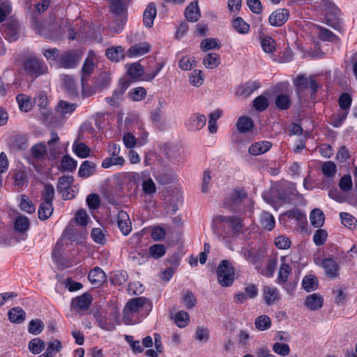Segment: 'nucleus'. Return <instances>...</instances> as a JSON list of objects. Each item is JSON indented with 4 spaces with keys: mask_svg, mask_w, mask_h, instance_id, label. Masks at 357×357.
I'll list each match as a JSON object with an SVG mask.
<instances>
[{
    "mask_svg": "<svg viewBox=\"0 0 357 357\" xmlns=\"http://www.w3.org/2000/svg\"><path fill=\"white\" fill-rule=\"evenodd\" d=\"M151 310V302L144 297L130 299L123 310V321L126 325L139 323Z\"/></svg>",
    "mask_w": 357,
    "mask_h": 357,
    "instance_id": "f257e3e1",
    "label": "nucleus"
},
{
    "mask_svg": "<svg viewBox=\"0 0 357 357\" xmlns=\"http://www.w3.org/2000/svg\"><path fill=\"white\" fill-rule=\"evenodd\" d=\"M110 10L116 15V19L113 20L109 27L114 33H119L123 30L126 22L125 6L121 1H111Z\"/></svg>",
    "mask_w": 357,
    "mask_h": 357,
    "instance_id": "f03ea898",
    "label": "nucleus"
},
{
    "mask_svg": "<svg viewBox=\"0 0 357 357\" xmlns=\"http://www.w3.org/2000/svg\"><path fill=\"white\" fill-rule=\"evenodd\" d=\"M217 275L218 282L222 286L229 287L233 284L234 271L227 260L221 261L218 268Z\"/></svg>",
    "mask_w": 357,
    "mask_h": 357,
    "instance_id": "7ed1b4c3",
    "label": "nucleus"
},
{
    "mask_svg": "<svg viewBox=\"0 0 357 357\" xmlns=\"http://www.w3.org/2000/svg\"><path fill=\"white\" fill-rule=\"evenodd\" d=\"M278 198L282 203H290L305 205L307 202L296 190L295 183H289L286 192L279 194Z\"/></svg>",
    "mask_w": 357,
    "mask_h": 357,
    "instance_id": "20e7f679",
    "label": "nucleus"
},
{
    "mask_svg": "<svg viewBox=\"0 0 357 357\" xmlns=\"http://www.w3.org/2000/svg\"><path fill=\"white\" fill-rule=\"evenodd\" d=\"M26 73L33 78L38 77L47 72V65L36 58H30L24 63Z\"/></svg>",
    "mask_w": 357,
    "mask_h": 357,
    "instance_id": "39448f33",
    "label": "nucleus"
},
{
    "mask_svg": "<svg viewBox=\"0 0 357 357\" xmlns=\"http://www.w3.org/2000/svg\"><path fill=\"white\" fill-rule=\"evenodd\" d=\"M314 262L317 266L323 268L327 277L335 279L339 276L340 266L334 259L331 257H326L322 259L317 258L314 259Z\"/></svg>",
    "mask_w": 357,
    "mask_h": 357,
    "instance_id": "423d86ee",
    "label": "nucleus"
},
{
    "mask_svg": "<svg viewBox=\"0 0 357 357\" xmlns=\"http://www.w3.org/2000/svg\"><path fill=\"white\" fill-rule=\"evenodd\" d=\"M82 55L76 50H70L61 54L58 66L64 68H72L77 66Z\"/></svg>",
    "mask_w": 357,
    "mask_h": 357,
    "instance_id": "0eeeda50",
    "label": "nucleus"
},
{
    "mask_svg": "<svg viewBox=\"0 0 357 357\" xmlns=\"http://www.w3.org/2000/svg\"><path fill=\"white\" fill-rule=\"evenodd\" d=\"M96 61L97 58L95 52L92 50L89 51L82 68V83L83 86L87 77L93 73Z\"/></svg>",
    "mask_w": 357,
    "mask_h": 357,
    "instance_id": "6e6552de",
    "label": "nucleus"
},
{
    "mask_svg": "<svg viewBox=\"0 0 357 357\" xmlns=\"http://www.w3.org/2000/svg\"><path fill=\"white\" fill-rule=\"evenodd\" d=\"M206 123V118L204 114H194L186 121L185 126L190 131H197L202 129Z\"/></svg>",
    "mask_w": 357,
    "mask_h": 357,
    "instance_id": "1a4fd4ad",
    "label": "nucleus"
},
{
    "mask_svg": "<svg viewBox=\"0 0 357 357\" xmlns=\"http://www.w3.org/2000/svg\"><path fill=\"white\" fill-rule=\"evenodd\" d=\"M280 261L281 264L278 272V283H284L291 272V267L289 265L291 259L288 256H284L281 257Z\"/></svg>",
    "mask_w": 357,
    "mask_h": 357,
    "instance_id": "9d476101",
    "label": "nucleus"
},
{
    "mask_svg": "<svg viewBox=\"0 0 357 357\" xmlns=\"http://www.w3.org/2000/svg\"><path fill=\"white\" fill-rule=\"evenodd\" d=\"M289 17V12L286 9H278L273 12L268 18L271 25L280 26L284 24Z\"/></svg>",
    "mask_w": 357,
    "mask_h": 357,
    "instance_id": "9b49d317",
    "label": "nucleus"
},
{
    "mask_svg": "<svg viewBox=\"0 0 357 357\" xmlns=\"http://www.w3.org/2000/svg\"><path fill=\"white\" fill-rule=\"evenodd\" d=\"M117 225L123 235L126 236L131 231L132 227L130 217L128 214L123 211H119L118 213Z\"/></svg>",
    "mask_w": 357,
    "mask_h": 357,
    "instance_id": "f8f14e48",
    "label": "nucleus"
},
{
    "mask_svg": "<svg viewBox=\"0 0 357 357\" xmlns=\"http://www.w3.org/2000/svg\"><path fill=\"white\" fill-rule=\"evenodd\" d=\"M263 298L268 305H273L280 299L278 289L273 286H265L263 289Z\"/></svg>",
    "mask_w": 357,
    "mask_h": 357,
    "instance_id": "ddd939ff",
    "label": "nucleus"
},
{
    "mask_svg": "<svg viewBox=\"0 0 357 357\" xmlns=\"http://www.w3.org/2000/svg\"><path fill=\"white\" fill-rule=\"evenodd\" d=\"M272 147V144L268 141H260L252 144L248 149V152L252 155H261L268 151Z\"/></svg>",
    "mask_w": 357,
    "mask_h": 357,
    "instance_id": "4468645a",
    "label": "nucleus"
},
{
    "mask_svg": "<svg viewBox=\"0 0 357 357\" xmlns=\"http://www.w3.org/2000/svg\"><path fill=\"white\" fill-rule=\"evenodd\" d=\"M92 301V297L89 294H84L72 301V307L75 310H84L89 307Z\"/></svg>",
    "mask_w": 357,
    "mask_h": 357,
    "instance_id": "2eb2a0df",
    "label": "nucleus"
},
{
    "mask_svg": "<svg viewBox=\"0 0 357 357\" xmlns=\"http://www.w3.org/2000/svg\"><path fill=\"white\" fill-rule=\"evenodd\" d=\"M150 50L151 45L148 43L135 44L130 47L128 55L131 58L138 57L147 54Z\"/></svg>",
    "mask_w": 357,
    "mask_h": 357,
    "instance_id": "dca6fc26",
    "label": "nucleus"
},
{
    "mask_svg": "<svg viewBox=\"0 0 357 357\" xmlns=\"http://www.w3.org/2000/svg\"><path fill=\"white\" fill-rule=\"evenodd\" d=\"M185 15L186 19L190 22H197L200 17V10L198 6L197 1L192 2L185 8Z\"/></svg>",
    "mask_w": 357,
    "mask_h": 357,
    "instance_id": "f3484780",
    "label": "nucleus"
},
{
    "mask_svg": "<svg viewBox=\"0 0 357 357\" xmlns=\"http://www.w3.org/2000/svg\"><path fill=\"white\" fill-rule=\"evenodd\" d=\"M323 298L317 294L309 295L305 301V305L312 310H317L323 305Z\"/></svg>",
    "mask_w": 357,
    "mask_h": 357,
    "instance_id": "a211bd4d",
    "label": "nucleus"
},
{
    "mask_svg": "<svg viewBox=\"0 0 357 357\" xmlns=\"http://www.w3.org/2000/svg\"><path fill=\"white\" fill-rule=\"evenodd\" d=\"M156 16V6L150 3L144 12V24L146 27H151Z\"/></svg>",
    "mask_w": 357,
    "mask_h": 357,
    "instance_id": "6ab92c4d",
    "label": "nucleus"
},
{
    "mask_svg": "<svg viewBox=\"0 0 357 357\" xmlns=\"http://www.w3.org/2000/svg\"><path fill=\"white\" fill-rule=\"evenodd\" d=\"M88 278L91 283L100 285L105 280V273L100 268L96 267L89 272Z\"/></svg>",
    "mask_w": 357,
    "mask_h": 357,
    "instance_id": "aec40b11",
    "label": "nucleus"
},
{
    "mask_svg": "<svg viewBox=\"0 0 357 357\" xmlns=\"http://www.w3.org/2000/svg\"><path fill=\"white\" fill-rule=\"evenodd\" d=\"M8 316L12 323L20 324L24 321L26 313L21 307H16L8 311Z\"/></svg>",
    "mask_w": 357,
    "mask_h": 357,
    "instance_id": "412c9836",
    "label": "nucleus"
},
{
    "mask_svg": "<svg viewBox=\"0 0 357 357\" xmlns=\"http://www.w3.org/2000/svg\"><path fill=\"white\" fill-rule=\"evenodd\" d=\"M325 220V215L324 213L319 208L312 210L310 215V221L311 225L319 228L323 226Z\"/></svg>",
    "mask_w": 357,
    "mask_h": 357,
    "instance_id": "4be33fe9",
    "label": "nucleus"
},
{
    "mask_svg": "<svg viewBox=\"0 0 357 357\" xmlns=\"http://www.w3.org/2000/svg\"><path fill=\"white\" fill-rule=\"evenodd\" d=\"M95 170V163L89 160H85L80 165L78 174L82 178H88L90 176L94 174Z\"/></svg>",
    "mask_w": 357,
    "mask_h": 357,
    "instance_id": "5701e85b",
    "label": "nucleus"
},
{
    "mask_svg": "<svg viewBox=\"0 0 357 357\" xmlns=\"http://www.w3.org/2000/svg\"><path fill=\"white\" fill-rule=\"evenodd\" d=\"M126 162L125 158L123 156H109L105 158L102 162L101 166L107 169L112 166L123 167Z\"/></svg>",
    "mask_w": 357,
    "mask_h": 357,
    "instance_id": "b1692460",
    "label": "nucleus"
},
{
    "mask_svg": "<svg viewBox=\"0 0 357 357\" xmlns=\"http://www.w3.org/2000/svg\"><path fill=\"white\" fill-rule=\"evenodd\" d=\"M53 206L52 202L43 201L38 208V218L42 220L48 219L53 213Z\"/></svg>",
    "mask_w": 357,
    "mask_h": 357,
    "instance_id": "393cba45",
    "label": "nucleus"
},
{
    "mask_svg": "<svg viewBox=\"0 0 357 357\" xmlns=\"http://www.w3.org/2000/svg\"><path fill=\"white\" fill-rule=\"evenodd\" d=\"M220 56L216 53H208L203 59V64L207 68H215L220 65Z\"/></svg>",
    "mask_w": 357,
    "mask_h": 357,
    "instance_id": "a878e982",
    "label": "nucleus"
},
{
    "mask_svg": "<svg viewBox=\"0 0 357 357\" xmlns=\"http://www.w3.org/2000/svg\"><path fill=\"white\" fill-rule=\"evenodd\" d=\"M340 218L341 219L342 224L351 230L356 229L357 228V220L352 215L341 212L340 213Z\"/></svg>",
    "mask_w": 357,
    "mask_h": 357,
    "instance_id": "bb28decb",
    "label": "nucleus"
},
{
    "mask_svg": "<svg viewBox=\"0 0 357 357\" xmlns=\"http://www.w3.org/2000/svg\"><path fill=\"white\" fill-rule=\"evenodd\" d=\"M107 57L114 61H119L124 57V50L121 46L113 47L106 51Z\"/></svg>",
    "mask_w": 357,
    "mask_h": 357,
    "instance_id": "cd10ccee",
    "label": "nucleus"
},
{
    "mask_svg": "<svg viewBox=\"0 0 357 357\" xmlns=\"http://www.w3.org/2000/svg\"><path fill=\"white\" fill-rule=\"evenodd\" d=\"M73 152L80 158H86L90 155L91 150L83 142H74L73 145Z\"/></svg>",
    "mask_w": 357,
    "mask_h": 357,
    "instance_id": "c85d7f7f",
    "label": "nucleus"
},
{
    "mask_svg": "<svg viewBox=\"0 0 357 357\" xmlns=\"http://www.w3.org/2000/svg\"><path fill=\"white\" fill-rule=\"evenodd\" d=\"M260 223L261 226L268 231L272 230L275 225L273 215L268 212H262L260 217Z\"/></svg>",
    "mask_w": 357,
    "mask_h": 357,
    "instance_id": "c756f323",
    "label": "nucleus"
},
{
    "mask_svg": "<svg viewBox=\"0 0 357 357\" xmlns=\"http://www.w3.org/2000/svg\"><path fill=\"white\" fill-rule=\"evenodd\" d=\"M16 100L18 103L19 108L22 112H27L32 108L31 98L24 94L17 95Z\"/></svg>",
    "mask_w": 357,
    "mask_h": 357,
    "instance_id": "7c9ffc66",
    "label": "nucleus"
},
{
    "mask_svg": "<svg viewBox=\"0 0 357 357\" xmlns=\"http://www.w3.org/2000/svg\"><path fill=\"white\" fill-rule=\"evenodd\" d=\"M232 26L240 34H246L250 31V25L240 17L233 20Z\"/></svg>",
    "mask_w": 357,
    "mask_h": 357,
    "instance_id": "2f4dec72",
    "label": "nucleus"
},
{
    "mask_svg": "<svg viewBox=\"0 0 357 357\" xmlns=\"http://www.w3.org/2000/svg\"><path fill=\"white\" fill-rule=\"evenodd\" d=\"M45 347V342L38 337L32 339L28 344L29 350L33 354H40Z\"/></svg>",
    "mask_w": 357,
    "mask_h": 357,
    "instance_id": "473e14b6",
    "label": "nucleus"
},
{
    "mask_svg": "<svg viewBox=\"0 0 357 357\" xmlns=\"http://www.w3.org/2000/svg\"><path fill=\"white\" fill-rule=\"evenodd\" d=\"M30 222L29 219L24 215H20L16 218L14 227L15 230L19 232L24 233L29 229Z\"/></svg>",
    "mask_w": 357,
    "mask_h": 357,
    "instance_id": "72a5a7b5",
    "label": "nucleus"
},
{
    "mask_svg": "<svg viewBox=\"0 0 357 357\" xmlns=\"http://www.w3.org/2000/svg\"><path fill=\"white\" fill-rule=\"evenodd\" d=\"M204 80V75L201 70H194L189 76L190 83L195 87L202 85Z\"/></svg>",
    "mask_w": 357,
    "mask_h": 357,
    "instance_id": "f704fd0d",
    "label": "nucleus"
},
{
    "mask_svg": "<svg viewBox=\"0 0 357 357\" xmlns=\"http://www.w3.org/2000/svg\"><path fill=\"white\" fill-rule=\"evenodd\" d=\"M261 45L263 50L268 54H272L276 48L275 41L270 36H264L261 38Z\"/></svg>",
    "mask_w": 357,
    "mask_h": 357,
    "instance_id": "c9c22d12",
    "label": "nucleus"
},
{
    "mask_svg": "<svg viewBox=\"0 0 357 357\" xmlns=\"http://www.w3.org/2000/svg\"><path fill=\"white\" fill-rule=\"evenodd\" d=\"M253 126L252 120L247 116L240 117L236 124L237 128L241 132H245L250 130Z\"/></svg>",
    "mask_w": 357,
    "mask_h": 357,
    "instance_id": "e433bc0d",
    "label": "nucleus"
},
{
    "mask_svg": "<svg viewBox=\"0 0 357 357\" xmlns=\"http://www.w3.org/2000/svg\"><path fill=\"white\" fill-rule=\"evenodd\" d=\"M317 279L314 275L305 276L302 281L303 289L308 292L314 291L317 287Z\"/></svg>",
    "mask_w": 357,
    "mask_h": 357,
    "instance_id": "4c0bfd02",
    "label": "nucleus"
},
{
    "mask_svg": "<svg viewBox=\"0 0 357 357\" xmlns=\"http://www.w3.org/2000/svg\"><path fill=\"white\" fill-rule=\"evenodd\" d=\"M196 65L194 56H183L178 61V67L182 70H190Z\"/></svg>",
    "mask_w": 357,
    "mask_h": 357,
    "instance_id": "58836bf2",
    "label": "nucleus"
},
{
    "mask_svg": "<svg viewBox=\"0 0 357 357\" xmlns=\"http://www.w3.org/2000/svg\"><path fill=\"white\" fill-rule=\"evenodd\" d=\"M75 109L76 105L69 103L64 100H61L57 105L56 112L63 116L68 114H71Z\"/></svg>",
    "mask_w": 357,
    "mask_h": 357,
    "instance_id": "ea45409f",
    "label": "nucleus"
},
{
    "mask_svg": "<svg viewBox=\"0 0 357 357\" xmlns=\"http://www.w3.org/2000/svg\"><path fill=\"white\" fill-rule=\"evenodd\" d=\"M209 329L204 326H198L195 333V337L202 343H206L209 340Z\"/></svg>",
    "mask_w": 357,
    "mask_h": 357,
    "instance_id": "a19ab883",
    "label": "nucleus"
},
{
    "mask_svg": "<svg viewBox=\"0 0 357 357\" xmlns=\"http://www.w3.org/2000/svg\"><path fill=\"white\" fill-rule=\"evenodd\" d=\"M255 325L259 331H263L271 327V321L268 316L261 315L255 319Z\"/></svg>",
    "mask_w": 357,
    "mask_h": 357,
    "instance_id": "79ce46f5",
    "label": "nucleus"
},
{
    "mask_svg": "<svg viewBox=\"0 0 357 357\" xmlns=\"http://www.w3.org/2000/svg\"><path fill=\"white\" fill-rule=\"evenodd\" d=\"M222 220L229 225L231 229L237 233L241 231L243 227L242 220L236 217H224Z\"/></svg>",
    "mask_w": 357,
    "mask_h": 357,
    "instance_id": "37998d69",
    "label": "nucleus"
},
{
    "mask_svg": "<svg viewBox=\"0 0 357 357\" xmlns=\"http://www.w3.org/2000/svg\"><path fill=\"white\" fill-rule=\"evenodd\" d=\"M190 321L189 314L185 311L177 312L174 315V321L179 328L185 327Z\"/></svg>",
    "mask_w": 357,
    "mask_h": 357,
    "instance_id": "c03bdc74",
    "label": "nucleus"
},
{
    "mask_svg": "<svg viewBox=\"0 0 357 357\" xmlns=\"http://www.w3.org/2000/svg\"><path fill=\"white\" fill-rule=\"evenodd\" d=\"M200 47L203 51L206 52L209 50L219 49L220 47V45L218 40L213 38H206L201 42Z\"/></svg>",
    "mask_w": 357,
    "mask_h": 357,
    "instance_id": "a18cd8bd",
    "label": "nucleus"
},
{
    "mask_svg": "<svg viewBox=\"0 0 357 357\" xmlns=\"http://www.w3.org/2000/svg\"><path fill=\"white\" fill-rule=\"evenodd\" d=\"M20 207L21 210L28 213H33L36 211L35 206L26 195H22L20 202Z\"/></svg>",
    "mask_w": 357,
    "mask_h": 357,
    "instance_id": "49530a36",
    "label": "nucleus"
},
{
    "mask_svg": "<svg viewBox=\"0 0 357 357\" xmlns=\"http://www.w3.org/2000/svg\"><path fill=\"white\" fill-rule=\"evenodd\" d=\"M290 105V97L287 94H279L275 98V105L280 109H287Z\"/></svg>",
    "mask_w": 357,
    "mask_h": 357,
    "instance_id": "de8ad7c7",
    "label": "nucleus"
},
{
    "mask_svg": "<svg viewBox=\"0 0 357 357\" xmlns=\"http://www.w3.org/2000/svg\"><path fill=\"white\" fill-rule=\"evenodd\" d=\"M260 87V83L257 81L253 82H249L246 84H245L242 86V90L241 92V95L243 96H249L251 95L254 91L257 90Z\"/></svg>",
    "mask_w": 357,
    "mask_h": 357,
    "instance_id": "09e8293b",
    "label": "nucleus"
},
{
    "mask_svg": "<svg viewBox=\"0 0 357 357\" xmlns=\"http://www.w3.org/2000/svg\"><path fill=\"white\" fill-rule=\"evenodd\" d=\"M222 112L216 110L209 114L208 130L211 133H215L218 130L216 121L220 118Z\"/></svg>",
    "mask_w": 357,
    "mask_h": 357,
    "instance_id": "8fccbe9b",
    "label": "nucleus"
},
{
    "mask_svg": "<svg viewBox=\"0 0 357 357\" xmlns=\"http://www.w3.org/2000/svg\"><path fill=\"white\" fill-rule=\"evenodd\" d=\"M129 84L126 82H123L121 84L120 90L119 91H114L112 96L110 98H107L106 100L107 102L110 104L111 105H114L117 104L118 101L121 98V96L124 93V91L127 89L128 87Z\"/></svg>",
    "mask_w": 357,
    "mask_h": 357,
    "instance_id": "3c124183",
    "label": "nucleus"
},
{
    "mask_svg": "<svg viewBox=\"0 0 357 357\" xmlns=\"http://www.w3.org/2000/svg\"><path fill=\"white\" fill-rule=\"evenodd\" d=\"M129 97L133 101H140L145 98L146 91L143 87H136L131 89L128 93Z\"/></svg>",
    "mask_w": 357,
    "mask_h": 357,
    "instance_id": "603ef678",
    "label": "nucleus"
},
{
    "mask_svg": "<svg viewBox=\"0 0 357 357\" xmlns=\"http://www.w3.org/2000/svg\"><path fill=\"white\" fill-rule=\"evenodd\" d=\"M149 255L154 259H159L165 255L166 248L162 244H155L149 249Z\"/></svg>",
    "mask_w": 357,
    "mask_h": 357,
    "instance_id": "864d4df0",
    "label": "nucleus"
},
{
    "mask_svg": "<svg viewBox=\"0 0 357 357\" xmlns=\"http://www.w3.org/2000/svg\"><path fill=\"white\" fill-rule=\"evenodd\" d=\"M272 349L275 354L281 356H288L291 351L288 344L280 342L274 343Z\"/></svg>",
    "mask_w": 357,
    "mask_h": 357,
    "instance_id": "5fc2aeb1",
    "label": "nucleus"
},
{
    "mask_svg": "<svg viewBox=\"0 0 357 357\" xmlns=\"http://www.w3.org/2000/svg\"><path fill=\"white\" fill-rule=\"evenodd\" d=\"M36 105L41 109H43V114L47 115L50 112L48 109V101L46 95L43 93H40L37 97L36 98Z\"/></svg>",
    "mask_w": 357,
    "mask_h": 357,
    "instance_id": "6e6d98bb",
    "label": "nucleus"
},
{
    "mask_svg": "<svg viewBox=\"0 0 357 357\" xmlns=\"http://www.w3.org/2000/svg\"><path fill=\"white\" fill-rule=\"evenodd\" d=\"M321 171L326 176L333 177L336 174V165L332 161L325 162L322 165Z\"/></svg>",
    "mask_w": 357,
    "mask_h": 357,
    "instance_id": "4d7b16f0",
    "label": "nucleus"
},
{
    "mask_svg": "<svg viewBox=\"0 0 357 357\" xmlns=\"http://www.w3.org/2000/svg\"><path fill=\"white\" fill-rule=\"evenodd\" d=\"M73 183V176H63L61 177L58 181V190L59 192H62L63 190H68Z\"/></svg>",
    "mask_w": 357,
    "mask_h": 357,
    "instance_id": "13d9d810",
    "label": "nucleus"
},
{
    "mask_svg": "<svg viewBox=\"0 0 357 357\" xmlns=\"http://www.w3.org/2000/svg\"><path fill=\"white\" fill-rule=\"evenodd\" d=\"M142 189L146 195H153L156 192L155 184L151 178H146V175L144 178Z\"/></svg>",
    "mask_w": 357,
    "mask_h": 357,
    "instance_id": "bf43d9fd",
    "label": "nucleus"
},
{
    "mask_svg": "<svg viewBox=\"0 0 357 357\" xmlns=\"http://www.w3.org/2000/svg\"><path fill=\"white\" fill-rule=\"evenodd\" d=\"M253 106L256 110L262 112L268 106V100L264 96H257L253 101Z\"/></svg>",
    "mask_w": 357,
    "mask_h": 357,
    "instance_id": "052dcab7",
    "label": "nucleus"
},
{
    "mask_svg": "<svg viewBox=\"0 0 357 357\" xmlns=\"http://www.w3.org/2000/svg\"><path fill=\"white\" fill-rule=\"evenodd\" d=\"M61 167L64 170L72 172L77 167V161L69 155H65L62 159Z\"/></svg>",
    "mask_w": 357,
    "mask_h": 357,
    "instance_id": "680f3d73",
    "label": "nucleus"
},
{
    "mask_svg": "<svg viewBox=\"0 0 357 357\" xmlns=\"http://www.w3.org/2000/svg\"><path fill=\"white\" fill-rule=\"evenodd\" d=\"M43 54L50 63L59 60V52L56 48L44 49Z\"/></svg>",
    "mask_w": 357,
    "mask_h": 357,
    "instance_id": "e2e57ef3",
    "label": "nucleus"
},
{
    "mask_svg": "<svg viewBox=\"0 0 357 357\" xmlns=\"http://www.w3.org/2000/svg\"><path fill=\"white\" fill-rule=\"evenodd\" d=\"M128 73L133 78H139L143 75L144 68L139 63H134L129 66Z\"/></svg>",
    "mask_w": 357,
    "mask_h": 357,
    "instance_id": "0e129e2a",
    "label": "nucleus"
},
{
    "mask_svg": "<svg viewBox=\"0 0 357 357\" xmlns=\"http://www.w3.org/2000/svg\"><path fill=\"white\" fill-rule=\"evenodd\" d=\"M182 302L186 308H192L195 305L197 299L192 292L186 291L182 296Z\"/></svg>",
    "mask_w": 357,
    "mask_h": 357,
    "instance_id": "69168bd1",
    "label": "nucleus"
},
{
    "mask_svg": "<svg viewBox=\"0 0 357 357\" xmlns=\"http://www.w3.org/2000/svg\"><path fill=\"white\" fill-rule=\"evenodd\" d=\"M90 218L86 211L83 209L78 210L74 218V221L81 226H86Z\"/></svg>",
    "mask_w": 357,
    "mask_h": 357,
    "instance_id": "338daca9",
    "label": "nucleus"
},
{
    "mask_svg": "<svg viewBox=\"0 0 357 357\" xmlns=\"http://www.w3.org/2000/svg\"><path fill=\"white\" fill-rule=\"evenodd\" d=\"M165 229L160 226L151 227V236L155 241L163 240L165 237Z\"/></svg>",
    "mask_w": 357,
    "mask_h": 357,
    "instance_id": "774afa93",
    "label": "nucleus"
}]
</instances>
